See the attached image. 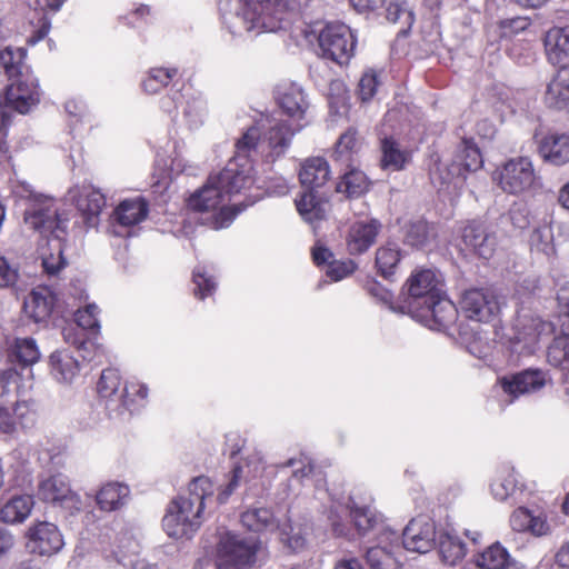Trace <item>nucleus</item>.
<instances>
[{
    "label": "nucleus",
    "instance_id": "bb28decb",
    "mask_svg": "<svg viewBox=\"0 0 569 569\" xmlns=\"http://www.w3.org/2000/svg\"><path fill=\"white\" fill-rule=\"evenodd\" d=\"M27 56L26 48L9 46L0 50V68L9 82L32 73L31 67L27 63Z\"/></svg>",
    "mask_w": 569,
    "mask_h": 569
},
{
    "label": "nucleus",
    "instance_id": "c85d7f7f",
    "mask_svg": "<svg viewBox=\"0 0 569 569\" xmlns=\"http://www.w3.org/2000/svg\"><path fill=\"white\" fill-rule=\"evenodd\" d=\"M380 151V167L383 170H403L412 159V152L408 149H401L393 137H385L381 139Z\"/></svg>",
    "mask_w": 569,
    "mask_h": 569
},
{
    "label": "nucleus",
    "instance_id": "f257e3e1",
    "mask_svg": "<svg viewBox=\"0 0 569 569\" xmlns=\"http://www.w3.org/2000/svg\"><path fill=\"white\" fill-rule=\"evenodd\" d=\"M213 495V483L206 477L193 478L188 486V495L170 501L162 519L167 535L174 539H190L203 522L206 500Z\"/></svg>",
    "mask_w": 569,
    "mask_h": 569
},
{
    "label": "nucleus",
    "instance_id": "052dcab7",
    "mask_svg": "<svg viewBox=\"0 0 569 569\" xmlns=\"http://www.w3.org/2000/svg\"><path fill=\"white\" fill-rule=\"evenodd\" d=\"M531 24L528 17H515L499 21V29L502 37H512L527 30Z\"/></svg>",
    "mask_w": 569,
    "mask_h": 569
},
{
    "label": "nucleus",
    "instance_id": "6e6552de",
    "mask_svg": "<svg viewBox=\"0 0 569 569\" xmlns=\"http://www.w3.org/2000/svg\"><path fill=\"white\" fill-rule=\"evenodd\" d=\"M24 537L30 552L40 557H52L64 546L58 526L49 521H34L27 529Z\"/></svg>",
    "mask_w": 569,
    "mask_h": 569
},
{
    "label": "nucleus",
    "instance_id": "2eb2a0df",
    "mask_svg": "<svg viewBox=\"0 0 569 569\" xmlns=\"http://www.w3.org/2000/svg\"><path fill=\"white\" fill-rule=\"evenodd\" d=\"M436 542V525L423 517L413 518L402 533L403 548L418 553L430 551Z\"/></svg>",
    "mask_w": 569,
    "mask_h": 569
},
{
    "label": "nucleus",
    "instance_id": "f3484780",
    "mask_svg": "<svg viewBox=\"0 0 569 569\" xmlns=\"http://www.w3.org/2000/svg\"><path fill=\"white\" fill-rule=\"evenodd\" d=\"M57 296L47 286H38L29 293L23 303V311L34 322L47 321L56 306Z\"/></svg>",
    "mask_w": 569,
    "mask_h": 569
},
{
    "label": "nucleus",
    "instance_id": "c9c22d12",
    "mask_svg": "<svg viewBox=\"0 0 569 569\" xmlns=\"http://www.w3.org/2000/svg\"><path fill=\"white\" fill-rule=\"evenodd\" d=\"M348 507L351 520L359 535L365 536L371 531H382L383 523L369 506L359 507L353 500H350Z\"/></svg>",
    "mask_w": 569,
    "mask_h": 569
},
{
    "label": "nucleus",
    "instance_id": "a19ab883",
    "mask_svg": "<svg viewBox=\"0 0 569 569\" xmlns=\"http://www.w3.org/2000/svg\"><path fill=\"white\" fill-rule=\"evenodd\" d=\"M241 523L253 532L271 531L278 526L273 512L268 508L248 509L241 513Z\"/></svg>",
    "mask_w": 569,
    "mask_h": 569
},
{
    "label": "nucleus",
    "instance_id": "4d7b16f0",
    "mask_svg": "<svg viewBox=\"0 0 569 569\" xmlns=\"http://www.w3.org/2000/svg\"><path fill=\"white\" fill-rule=\"evenodd\" d=\"M358 269V264L350 258L332 260L329 262L327 276L333 281H340L351 276Z\"/></svg>",
    "mask_w": 569,
    "mask_h": 569
},
{
    "label": "nucleus",
    "instance_id": "603ef678",
    "mask_svg": "<svg viewBox=\"0 0 569 569\" xmlns=\"http://www.w3.org/2000/svg\"><path fill=\"white\" fill-rule=\"evenodd\" d=\"M254 199L243 201L232 206H221L217 209L218 211L213 216L214 228L221 229L229 227L236 217L243 211L247 207L253 204Z\"/></svg>",
    "mask_w": 569,
    "mask_h": 569
},
{
    "label": "nucleus",
    "instance_id": "5701e85b",
    "mask_svg": "<svg viewBox=\"0 0 569 569\" xmlns=\"http://www.w3.org/2000/svg\"><path fill=\"white\" fill-rule=\"evenodd\" d=\"M548 60L559 67H569V26L553 27L545 37Z\"/></svg>",
    "mask_w": 569,
    "mask_h": 569
},
{
    "label": "nucleus",
    "instance_id": "f8f14e48",
    "mask_svg": "<svg viewBox=\"0 0 569 569\" xmlns=\"http://www.w3.org/2000/svg\"><path fill=\"white\" fill-rule=\"evenodd\" d=\"M461 241L467 250L482 259H490L497 247V237L481 220H469L461 228Z\"/></svg>",
    "mask_w": 569,
    "mask_h": 569
},
{
    "label": "nucleus",
    "instance_id": "a211bd4d",
    "mask_svg": "<svg viewBox=\"0 0 569 569\" xmlns=\"http://www.w3.org/2000/svg\"><path fill=\"white\" fill-rule=\"evenodd\" d=\"M276 100L280 109L290 119L298 121L305 119L309 103L300 87L295 83L281 84L277 89Z\"/></svg>",
    "mask_w": 569,
    "mask_h": 569
},
{
    "label": "nucleus",
    "instance_id": "680f3d73",
    "mask_svg": "<svg viewBox=\"0 0 569 569\" xmlns=\"http://www.w3.org/2000/svg\"><path fill=\"white\" fill-rule=\"evenodd\" d=\"M560 329L569 332V284L563 286L557 293Z\"/></svg>",
    "mask_w": 569,
    "mask_h": 569
},
{
    "label": "nucleus",
    "instance_id": "7c9ffc66",
    "mask_svg": "<svg viewBox=\"0 0 569 569\" xmlns=\"http://www.w3.org/2000/svg\"><path fill=\"white\" fill-rule=\"evenodd\" d=\"M403 243L412 248H425L437 238L435 226L423 218L408 221L403 228Z\"/></svg>",
    "mask_w": 569,
    "mask_h": 569
},
{
    "label": "nucleus",
    "instance_id": "b1692460",
    "mask_svg": "<svg viewBox=\"0 0 569 569\" xmlns=\"http://www.w3.org/2000/svg\"><path fill=\"white\" fill-rule=\"evenodd\" d=\"M39 358L40 351L32 338H16L7 348V361L16 372L32 366Z\"/></svg>",
    "mask_w": 569,
    "mask_h": 569
},
{
    "label": "nucleus",
    "instance_id": "4c0bfd02",
    "mask_svg": "<svg viewBox=\"0 0 569 569\" xmlns=\"http://www.w3.org/2000/svg\"><path fill=\"white\" fill-rule=\"evenodd\" d=\"M148 398V387L138 381H128L123 385L122 391L119 396L120 413L129 411L130 413L137 411L143 406Z\"/></svg>",
    "mask_w": 569,
    "mask_h": 569
},
{
    "label": "nucleus",
    "instance_id": "5fc2aeb1",
    "mask_svg": "<svg viewBox=\"0 0 569 569\" xmlns=\"http://www.w3.org/2000/svg\"><path fill=\"white\" fill-rule=\"evenodd\" d=\"M99 308L94 303H89L86 307L78 309L74 313V321L79 327L89 332L97 335L100 330L98 320Z\"/></svg>",
    "mask_w": 569,
    "mask_h": 569
},
{
    "label": "nucleus",
    "instance_id": "de8ad7c7",
    "mask_svg": "<svg viewBox=\"0 0 569 569\" xmlns=\"http://www.w3.org/2000/svg\"><path fill=\"white\" fill-rule=\"evenodd\" d=\"M122 385V378L118 369H103L97 383V391L100 397L110 399L117 395Z\"/></svg>",
    "mask_w": 569,
    "mask_h": 569
},
{
    "label": "nucleus",
    "instance_id": "dca6fc26",
    "mask_svg": "<svg viewBox=\"0 0 569 569\" xmlns=\"http://www.w3.org/2000/svg\"><path fill=\"white\" fill-rule=\"evenodd\" d=\"M537 151L543 162L556 167L569 162V133L548 131L537 141Z\"/></svg>",
    "mask_w": 569,
    "mask_h": 569
},
{
    "label": "nucleus",
    "instance_id": "79ce46f5",
    "mask_svg": "<svg viewBox=\"0 0 569 569\" xmlns=\"http://www.w3.org/2000/svg\"><path fill=\"white\" fill-rule=\"evenodd\" d=\"M303 127V123H298L295 128H291L286 122L281 121L270 128L267 140L272 153L277 157L283 154L290 144L292 136Z\"/></svg>",
    "mask_w": 569,
    "mask_h": 569
},
{
    "label": "nucleus",
    "instance_id": "864d4df0",
    "mask_svg": "<svg viewBox=\"0 0 569 569\" xmlns=\"http://www.w3.org/2000/svg\"><path fill=\"white\" fill-rule=\"evenodd\" d=\"M380 74L375 69L366 70L358 83V97L362 102L370 101L377 93L380 86Z\"/></svg>",
    "mask_w": 569,
    "mask_h": 569
},
{
    "label": "nucleus",
    "instance_id": "cd10ccee",
    "mask_svg": "<svg viewBox=\"0 0 569 569\" xmlns=\"http://www.w3.org/2000/svg\"><path fill=\"white\" fill-rule=\"evenodd\" d=\"M453 161L458 167L457 169H460L462 173V180H466L469 173L476 172L482 168V154L473 138L463 137L461 139V142L455 153Z\"/></svg>",
    "mask_w": 569,
    "mask_h": 569
},
{
    "label": "nucleus",
    "instance_id": "a18cd8bd",
    "mask_svg": "<svg viewBox=\"0 0 569 569\" xmlns=\"http://www.w3.org/2000/svg\"><path fill=\"white\" fill-rule=\"evenodd\" d=\"M548 362L556 368H567L569 365V332L560 329L547 350Z\"/></svg>",
    "mask_w": 569,
    "mask_h": 569
},
{
    "label": "nucleus",
    "instance_id": "338daca9",
    "mask_svg": "<svg viewBox=\"0 0 569 569\" xmlns=\"http://www.w3.org/2000/svg\"><path fill=\"white\" fill-rule=\"evenodd\" d=\"M18 270L10 266L4 257L0 256V287L7 288L16 284Z\"/></svg>",
    "mask_w": 569,
    "mask_h": 569
},
{
    "label": "nucleus",
    "instance_id": "a878e982",
    "mask_svg": "<svg viewBox=\"0 0 569 569\" xmlns=\"http://www.w3.org/2000/svg\"><path fill=\"white\" fill-rule=\"evenodd\" d=\"M149 213V203L142 197L122 200L113 210V220L122 227H133L144 221Z\"/></svg>",
    "mask_w": 569,
    "mask_h": 569
},
{
    "label": "nucleus",
    "instance_id": "774afa93",
    "mask_svg": "<svg viewBox=\"0 0 569 569\" xmlns=\"http://www.w3.org/2000/svg\"><path fill=\"white\" fill-rule=\"evenodd\" d=\"M508 218L516 230H525L530 224L529 213L526 208H511L508 212Z\"/></svg>",
    "mask_w": 569,
    "mask_h": 569
},
{
    "label": "nucleus",
    "instance_id": "412c9836",
    "mask_svg": "<svg viewBox=\"0 0 569 569\" xmlns=\"http://www.w3.org/2000/svg\"><path fill=\"white\" fill-rule=\"evenodd\" d=\"M545 383L546 377L541 370H525L500 380L502 390L512 397L537 391Z\"/></svg>",
    "mask_w": 569,
    "mask_h": 569
},
{
    "label": "nucleus",
    "instance_id": "4468645a",
    "mask_svg": "<svg viewBox=\"0 0 569 569\" xmlns=\"http://www.w3.org/2000/svg\"><path fill=\"white\" fill-rule=\"evenodd\" d=\"M411 315L428 322H432L438 330H447L456 323L459 312L456 305L447 298L443 291L439 297L419 307V309L415 310Z\"/></svg>",
    "mask_w": 569,
    "mask_h": 569
},
{
    "label": "nucleus",
    "instance_id": "1a4fd4ad",
    "mask_svg": "<svg viewBox=\"0 0 569 569\" xmlns=\"http://www.w3.org/2000/svg\"><path fill=\"white\" fill-rule=\"evenodd\" d=\"M40 100L41 89L33 72L10 81L6 87V106L21 114L28 113Z\"/></svg>",
    "mask_w": 569,
    "mask_h": 569
},
{
    "label": "nucleus",
    "instance_id": "20e7f679",
    "mask_svg": "<svg viewBox=\"0 0 569 569\" xmlns=\"http://www.w3.org/2000/svg\"><path fill=\"white\" fill-rule=\"evenodd\" d=\"M493 181L507 193L519 194L530 190L538 179L528 157L509 159L493 172Z\"/></svg>",
    "mask_w": 569,
    "mask_h": 569
},
{
    "label": "nucleus",
    "instance_id": "f03ea898",
    "mask_svg": "<svg viewBox=\"0 0 569 569\" xmlns=\"http://www.w3.org/2000/svg\"><path fill=\"white\" fill-rule=\"evenodd\" d=\"M24 221L36 231L57 241L54 247L57 253H49L42 257V267L47 274L56 276L62 270L67 261L63 257L62 241L67 236L69 218L64 211H60L54 202L50 201L37 206L24 213Z\"/></svg>",
    "mask_w": 569,
    "mask_h": 569
},
{
    "label": "nucleus",
    "instance_id": "0eeeda50",
    "mask_svg": "<svg viewBox=\"0 0 569 569\" xmlns=\"http://www.w3.org/2000/svg\"><path fill=\"white\" fill-rule=\"evenodd\" d=\"M252 171L253 167L248 159H244L243 162L240 163L236 158L230 160L218 174L211 176L224 197L244 194L246 201H248L250 199L256 200V197L247 193L254 184Z\"/></svg>",
    "mask_w": 569,
    "mask_h": 569
},
{
    "label": "nucleus",
    "instance_id": "4be33fe9",
    "mask_svg": "<svg viewBox=\"0 0 569 569\" xmlns=\"http://www.w3.org/2000/svg\"><path fill=\"white\" fill-rule=\"evenodd\" d=\"M106 206V197L92 187H83L76 198V207L87 228L96 227Z\"/></svg>",
    "mask_w": 569,
    "mask_h": 569
},
{
    "label": "nucleus",
    "instance_id": "13d9d810",
    "mask_svg": "<svg viewBox=\"0 0 569 569\" xmlns=\"http://www.w3.org/2000/svg\"><path fill=\"white\" fill-rule=\"evenodd\" d=\"M530 246L531 250L542 252L547 256L555 253L552 234L546 230L535 229L530 237Z\"/></svg>",
    "mask_w": 569,
    "mask_h": 569
},
{
    "label": "nucleus",
    "instance_id": "c03bdc74",
    "mask_svg": "<svg viewBox=\"0 0 569 569\" xmlns=\"http://www.w3.org/2000/svg\"><path fill=\"white\" fill-rule=\"evenodd\" d=\"M439 555L443 563L456 566L466 556V545L458 537L442 533L439 536Z\"/></svg>",
    "mask_w": 569,
    "mask_h": 569
},
{
    "label": "nucleus",
    "instance_id": "8fccbe9b",
    "mask_svg": "<svg viewBox=\"0 0 569 569\" xmlns=\"http://www.w3.org/2000/svg\"><path fill=\"white\" fill-rule=\"evenodd\" d=\"M359 150L358 132L353 128H349L342 133L336 143V159L341 161L352 160V154Z\"/></svg>",
    "mask_w": 569,
    "mask_h": 569
},
{
    "label": "nucleus",
    "instance_id": "3c124183",
    "mask_svg": "<svg viewBox=\"0 0 569 569\" xmlns=\"http://www.w3.org/2000/svg\"><path fill=\"white\" fill-rule=\"evenodd\" d=\"M280 541L292 552H298L306 547L305 533L299 528L296 530L290 521L277 526Z\"/></svg>",
    "mask_w": 569,
    "mask_h": 569
},
{
    "label": "nucleus",
    "instance_id": "2f4dec72",
    "mask_svg": "<svg viewBox=\"0 0 569 569\" xmlns=\"http://www.w3.org/2000/svg\"><path fill=\"white\" fill-rule=\"evenodd\" d=\"M34 507L33 497L30 495H14L0 508V520L4 523H21L31 513Z\"/></svg>",
    "mask_w": 569,
    "mask_h": 569
},
{
    "label": "nucleus",
    "instance_id": "6ab92c4d",
    "mask_svg": "<svg viewBox=\"0 0 569 569\" xmlns=\"http://www.w3.org/2000/svg\"><path fill=\"white\" fill-rule=\"evenodd\" d=\"M295 204L301 218L310 224L326 220L330 207L328 199L320 196L318 190L309 189L295 199Z\"/></svg>",
    "mask_w": 569,
    "mask_h": 569
},
{
    "label": "nucleus",
    "instance_id": "ddd939ff",
    "mask_svg": "<svg viewBox=\"0 0 569 569\" xmlns=\"http://www.w3.org/2000/svg\"><path fill=\"white\" fill-rule=\"evenodd\" d=\"M38 496L44 502L67 510L70 515L81 509L80 497L59 476H52L40 482Z\"/></svg>",
    "mask_w": 569,
    "mask_h": 569
},
{
    "label": "nucleus",
    "instance_id": "ea45409f",
    "mask_svg": "<svg viewBox=\"0 0 569 569\" xmlns=\"http://www.w3.org/2000/svg\"><path fill=\"white\" fill-rule=\"evenodd\" d=\"M179 76L178 68L156 67L149 69L141 82L142 90L148 94L159 93Z\"/></svg>",
    "mask_w": 569,
    "mask_h": 569
},
{
    "label": "nucleus",
    "instance_id": "f704fd0d",
    "mask_svg": "<svg viewBox=\"0 0 569 569\" xmlns=\"http://www.w3.org/2000/svg\"><path fill=\"white\" fill-rule=\"evenodd\" d=\"M402 258L401 249L392 242L379 247L376 251L375 264L377 272L385 279L395 276Z\"/></svg>",
    "mask_w": 569,
    "mask_h": 569
},
{
    "label": "nucleus",
    "instance_id": "9b49d317",
    "mask_svg": "<svg viewBox=\"0 0 569 569\" xmlns=\"http://www.w3.org/2000/svg\"><path fill=\"white\" fill-rule=\"evenodd\" d=\"M382 223L377 218L353 221L345 236L346 250L350 256H361L377 242L382 231Z\"/></svg>",
    "mask_w": 569,
    "mask_h": 569
},
{
    "label": "nucleus",
    "instance_id": "6e6d98bb",
    "mask_svg": "<svg viewBox=\"0 0 569 569\" xmlns=\"http://www.w3.org/2000/svg\"><path fill=\"white\" fill-rule=\"evenodd\" d=\"M192 282L194 284L193 295L200 300L211 296L216 290V282L204 268L199 267L193 270Z\"/></svg>",
    "mask_w": 569,
    "mask_h": 569
},
{
    "label": "nucleus",
    "instance_id": "09e8293b",
    "mask_svg": "<svg viewBox=\"0 0 569 569\" xmlns=\"http://www.w3.org/2000/svg\"><path fill=\"white\" fill-rule=\"evenodd\" d=\"M366 560L371 569H400L401 567L391 552L379 546L367 550Z\"/></svg>",
    "mask_w": 569,
    "mask_h": 569
},
{
    "label": "nucleus",
    "instance_id": "c756f323",
    "mask_svg": "<svg viewBox=\"0 0 569 569\" xmlns=\"http://www.w3.org/2000/svg\"><path fill=\"white\" fill-rule=\"evenodd\" d=\"M545 102L549 108L558 110L569 106V67H560L548 83Z\"/></svg>",
    "mask_w": 569,
    "mask_h": 569
},
{
    "label": "nucleus",
    "instance_id": "473e14b6",
    "mask_svg": "<svg viewBox=\"0 0 569 569\" xmlns=\"http://www.w3.org/2000/svg\"><path fill=\"white\" fill-rule=\"evenodd\" d=\"M130 489L127 485L111 481L103 485L96 495V502L102 511L120 509L129 497Z\"/></svg>",
    "mask_w": 569,
    "mask_h": 569
},
{
    "label": "nucleus",
    "instance_id": "69168bd1",
    "mask_svg": "<svg viewBox=\"0 0 569 569\" xmlns=\"http://www.w3.org/2000/svg\"><path fill=\"white\" fill-rule=\"evenodd\" d=\"M50 29V19L47 17L44 12H41L38 19V28L27 39V46L32 47L37 44L39 41L43 40L48 36Z\"/></svg>",
    "mask_w": 569,
    "mask_h": 569
},
{
    "label": "nucleus",
    "instance_id": "393cba45",
    "mask_svg": "<svg viewBox=\"0 0 569 569\" xmlns=\"http://www.w3.org/2000/svg\"><path fill=\"white\" fill-rule=\"evenodd\" d=\"M330 179V167L322 157L308 158L299 171V181L305 189L318 190Z\"/></svg>",
    "mask_w": 569,
    "mask_h": 569
},
{
    "label": "nucleus",
    "instance_id": "bf43d9fd",
    "mask_svg": "<svg viewBox=\"0 0 569 569\" xmlns=\"http://www.w3.org/2000/svg\"><path fill=\"white\" fill-rule=\"evenodd\" d=\"M261 131L258 127L252 126L247 129L240 139L236 142L237 153L247 157L258 146ZM247 158H243V160Z\"/></svg>",
    "mask_w": 569,
    "mask_h": 569
},
{
    "label": "nucleus",
    "instance_id": "58836bf2",
    "mask_svg": "<svg viewBox=\"0 0 569 569\" xmlns=\"http://www.w3.org/2000/svg\"><path fill=\"white\" fill-rule=\"evenodd\" d=\"M49 363L51 373L59 381H70L79 371V362L66 350L52 352Z\"/></svg>",
    "mask_w": 569,
    "mask_h": 569
},
{
    "label": "nucleus",
    "instance_id": "39448f33",
    "mask_svg": "<svg viewBox=\"0 0 569 569\" xmlns=\"http://www.w3.org/2000/svg\"><path fill=\"white\" fill-rule=\"evenodd\" d=\"M258 545L241 539L238 535L226 532L217 545V565L219 569H246L256 562Z\"/></svg>",
    "mask_w": 569,
    "mask_h": 569
},
{
    "label": "nucleus",
    "instance_id": "37998d69",
    "mask_svg": "<svg viewBox=\"0 0 569 569\" xmlns=\"http://www.w3.org/2000/svg\"><path fill=\"white\" fill-rule=\"evenodd\" d=\"M475 563L481 569H506L510 555L502 545L495 542L476 556Z\"/></svg>",
    "mask_w": 569,
    "mask_h": 569
},
{
    "label": "nucleus",
    "instance_id": "0e129e2a",
    "mask_svg": "<svg viewBox=\"0 0 569 569\" xmlns=\"http://www.w3.org/2000/svg\"><path fill=\"white\" fill-rule=\"evenodd\" d=\"M231 477L229 479V482L228 485L226 486V488L223 490H221L218 496H217V500L219 503H224L229 496L237 489V487L239 486V482H240V479L242 477V467L240 465H236L231 472H230Z\"/></svg>",
    "mask_w": 569,
    "mask_h": 569
},
{
    "label": "nucleus",
    "instance_id": "49530a36",
    "mask_svg": "<svg viewBox=\"0 0 569 569\" xmlns=\"http://www.w3.org/2000/svg\"><path fill=\"white\" fill-rule=\"evenodd\" d=\"M457 168L453 160L450 163L436 160L429 170L431 182L442 188L445 184L451 183L455 179H462V173L460 169Z\"/></svg>",
    "mask_w": 569,
    "mask_h": 569
},
{
    "label": "nucleus",
    "instance_id": "7ed1b4c3",
    "mask_svg": "<svg viewBox=\"0 0 569 569\" xmlns=\"http://www.w3.org/2000/svg\"><path fill=\"white\" fill-rule=\"evenodd\" d=\"M320 56L339 66L347 64L355 54L357 40L350 28L342 22H328L317 37Z\"/></svg>",
    "mask_w": 569,
    "mask_h": 569
},
{
    "label": "nucleus",
    "instance_id": "aec40b11",
    "mask_svg": "<svg viewBox=\"0 0 569 569\" xmlns=\"http://www.w3.org/2000/svg\"><path fill=\"white\" fill-rule=\"evenodd\" d=\"M223 200V193L212 176H209L207 182L187 198L186 203L192 212L207 213L216 211Z\"/></svg>",
    "mask_w": 569,
    "mask_h": 569
},
{
    "label": "nucleus",
    "instance_id": "423d86ee",
    "mask_svg": "<svg viewBox=\"0 0 569 569\" xmlns=\"http://www.w3.org/2000/svg\"><path fill=\"white\" fill-rule=\"evenodd\" d=\"M408 297L407 303L410 313L443 292L441 276L433 269L418 268L413 270L405 283Z\"/></svg>",
    "mask_w": 569,
    "mask_h": 569
},
{
    "label": "nucleus",
    "instance_id": "e2e57ef3",
    "mask_svg": "<svg viewBox=\"0 0 569 569\" xmlns=\"http://www.w3.org/2000/svg\"><path fill=\"white\" fill-rule=\"evenodd\" d=\"M491 492L496 499L503 501L516 490V481L511 476L496 479L491 486Z\"/></svg>",
    "mask_w": 569,
    "mask_h": 569
},
{
    "label": "nucleus",
    "instance_id": "9d476101",
    "mask_svg": "<svg viewBox=\"0 0 569 569\" xmlns=\"http://www.w3.org/2000/svg\"><path fill=\"white\" fill-rule=\"evenodd\" d=\"M460 306L468 319L479 322H490L500 312V303L497 296L483 289L465 291Z\"/></svg>",
    "mask_w": 569,
    "mask_h": 569
},
{
    "label": "nucleus",
    "instance_id": "e433bc0d",
    "mask_svg": "<svg viewBox=\"0 0 569 569\" xmlns=\"http://www.w3.org/2000/svg\"><path fill=\"white\" fill-rule=\"evenodd\" d=\"M371 181L366 173L358 169H351L346 172L336 186L339 193H343L347 198H359L367 193L370 189Z\"/></svg>",
    "mask_w": 569,
    "mask_h": 569
},
{
    "label": "nucleus",
    "instance_id": "72a5a7b5",
    "mask_svg": "<svg viewBox=\"0 0 569 569\" xmlns=\"http://www.w3.org/2000/svg\"><path fill=\"white\" fill-rule=\"evenodd\" d=\"M510 525L518 532H530L535 536H543L549 531V525L546 518L533 516L532 512L525 508H517L510 518Z\"/></svg>",
    "mask_w": 569,
    "mask_h": 569
}]
</instances>
